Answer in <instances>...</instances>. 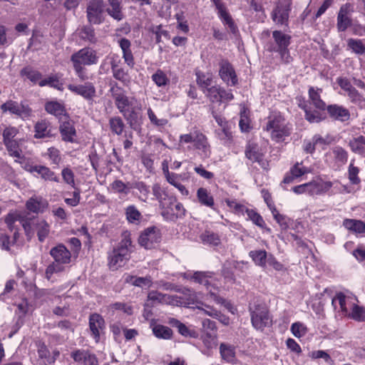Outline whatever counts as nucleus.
<instances>
[{"mask_svg":"<svg viewBox=\"0 0 365 365\" xmlns=\"http://www.w3.org/2000/svg\"><path fill=\"white\" fill-rule=\"evenodd\" d=\"M348 317L358 322L365 321V310L363 307H361L356 304V302L354 303V306L350 309Z\"/></svg>","mask_w":365,"mask_h":365,"instance_id":"nucleus-45","label":"nucleus"},{"mask_svg":"<svg viewBox=\"0 0 365 365\" xmlns=\"http://www.w3.org/2000/svg\"><path fill=\"white\" fill-rule=\"evenodd\" d=\"M50 255L53 258L54 262L46 269L45 275L47 279H50L55 273L63 272L65 269L64 265L69 264L71 261L70 251L62 244L51 248Z\"/></svg>","mask_w":365,"mask_h":365,"instance_id":"nucleus-1","label":"nucleus"},{"mask_svg":"<svg viewBox=\"0 0 365 365\" xmlns=\"http://www.w3.org/2000/svg\"><path fill=\"white\" fill-rule=\"evenodd\" d=\"M332 154L335 161L341 165L346 163L348 160V152L341 147L336 146L332 149Z\"/></svg>","mask_w":365,"mask_h":365,"instance_id":"nucleus-46","label":"nucleus"},{"mask_svg":"<svg viewBox=\"0 0 365 365\" xmlns=\"http://www.w3.org/2000/svg\"><path fill=\"white\" fill-rule=\"evenodd\" d=\"M327 113L329 117L341 122L346 121L350 118V113L347 108L342 106L333 104L327 106Z\"/></svg>","mask_w":365,"mask_h":365,"instance_id":"nucleus-21","label":"nucleus"},{"mask_svg":"<svg viewBox=\"0 0 365 365\" xmlns=\"http://www.w3.org/2000/svg\"><path fill=\"white\" fill-rule=\"evenodd\" d=\"M35 173L39 175L44 180L53 181L56 182H59L58 177L53 171L46 166L38 165Z\"/></svg>","mask_w":365,"mask_h":365,"instance_id":"nucleus-38","label":"nucleus"},{"mask_svg":"<svg viewBox=\"0 0 365 365\" xmlns=\"http://www.w3.org/2000/svg\"><path fill=\"white\" fill-rule=\"evenodd\" d=\"M125 282L126 283H129L133 286L143 287H150L152 284V279L150 276H146L145 277L133 276L130 274L125 275Z\"/></svg>","mask_w":365,"mask_h":365,"instance_id":"nucleus-32","label":"nucleus"},{"mask_svg":"<svg viewBox=\"0 0 365 365\" xmlns=\"http://www.w3.org/2000/svg\"><path fill=\"white\" fill-rule=\"evenodd\" d=\"M160 230L155 227H150L140 234L138 242L145 249H151L160 242Z\"/></svg>","mask_w":365,"mask_h":365,"instance_id":"nucleus-13","label":"nucleus"},{"mask_svg":"<svg viewBox=\"0 0 365 365\" xmlns=\"http://www.w3.org/2000/svg\"><path fill=\"white\" fill-rule=\"evenodd\" d=\"M61 177L63 181L66 184L68 185L71 187H76L75 175L73 170L69 167H66L62 169Z\"/></svg>","mask_w":365,"mask_h":365,"instance_id":"nucleus-52","label":"nucleus"},{"mask_svg":"<svg viewBox=\"0 0 365 365\" xmlns=\"http://www.w3.org/2000/svg\"><path fill=\"white\" fill-rule=\"evenodd\" d=\"M292 190L296 194L308 193L311 195H315L314 182L312 181L307 183L302 184L292 187Z\"/></svg>","mask_w":365,"mask_h":365,"instance_id":"nucleus-50","label":"nucleus"},{"mask_svg":"<svg viewBox=\"0 0 365 365\" xmlns=\"http://www.w3.org/2000/svg\"><path fill=\"white\" fill-rule=\"evenodd\" d=\"M34 225L36 230L38 240L43 242L49 233L50 226L48 223L44 220H36L34 222Z\"/></svg>","mask_w":365,"mask_h":365,"instance_id":"nucleus-35","label":"nucleus"},{"mask_svg":"<svg viewBox=\"0 0 365 365\" xmlns=\"http://www.w3.org/2000/svg\"><path fill=\"white\" fill-rule=\"evenodd\" d=\"M184 277L193 280L195 282L204 285L210 292V296L217 304H223L224 299L217 295L211 287L215 289L218 283L216 281L213 273L210 272H195L192 275L185 273Z\"/></svg>","mask_w":365,"mask_h":365,"instance_id":"nucleus-6","label":"nucleus"},{"mask_svg":"<svg viewBox=\"0 0 365 365\" xmlns=\"http://www.w3.org/2000/svg\"><path fill=\"white\" fill-rule=\"evenodd\" d=\"M109 125L110 130L113 133L118 135H120L123 133L125 124L120 117L111 118L109 120Z\"/></svg>","mask_w":365,"mask_h":365,"instance_id":"nucleus-51","label":"nucleus"},{"mask_svg":"<svg viewBox=\"0 0 365 365\" xmlns=\"http://www.w3.org/2000/svg\"><path fill=\"white\" fill-rule=\"evenodd\" d=\"M131 245L130 235L125 234L118 247L113 249L108 257L110 269L116 270L125 264L129 259Z\"/></svg>","mask_w":365,"mask_h":365,"instance_id":"nucleus-2","label":"nucleus"},{"mask_svg":"<svg viewBox=\"0 0 365 365\" xmlns=\"http://www.w3.org/2000/svg\"><path fill=\"white\" fill-rule=\"evenodd\" d=\"M206 96L212 103H220L221 88L220 86H212L207 88Z\"/></svg>","mask_w":365,"mask_h":365,"instance_id":"nucleus-59","label":"nucleus"},{"mask_svg":"<svg viewBox=\"0 0 365 365\" xmlns=\"http://www.w3.org/2000/svg\"><path fill=\"white\" fill-rule=\"evenodd\" d=\"M98 57L96 52L90 48H83L71 57L73 64L80 65L81 66L96 64L98 62Z\"/></svg>","mask_w":365,"mask_h":365,"instance_id":"nucleus-10","label":"nucleus"},{"mask_svg":"<svg viewBox=\"0 0 365 365\" xmlns=\"http://www.w3.org/2000/svg\"><path fill=\"white\" fill-rule=\"evenodd\" d=\"M4 143L11 156L18 159L21 158V150L19 148L18 140L9 141Z\"/></svg>","mask_w":365,"mask_h":365,"instance_id":"nucleus-53","label":"nucleus"},{"mask_svg":"<svg viewBox=\"0 0 365 365\" xmlns=\"http://www.w3.org/2000/svg\"><path fill=\"white\" fill-rule=\"evenodd\" d=\"M252 324L257 330H263L264 327L272 324V319L268 309L262 304L250 307Z\"/></svg>","mask_w":365,"mask_h":365,"instance_id":"nucleus-7","label":"nucleus"},{"mask_svg":"<svg viewBox=\"0 0 365 365\" xmlns=\"http://www.w3.org/2000/svg\"><path fill=\"white\" fill-rule=\"evenodd\" d=\"M51 131L48 129V123L44 120L38 122L35 125L36 138H43L51 136Z\"/></svg>","mask_w":365,"mask_h":365,"instance_id":"nucleus-43","label":"nucleus"},{"mask_svg":"<svg viewBox=\"0 0 365 365\" xmlns=\"http://www.w3.org/2000/svg\"><path fill=\"white\" fill-rule=\"evenodd\" d=\"M46 110L56 117L64 115L66 114V110L64 106L58 102L50 101L45 105Z\"/></svg>","mask_w":365,"mask_h":365,"instance_id":"nucleus-40","label":"nucleus"},{"mask_svg":"<svg viewBox=\"0 0 365 365\" xmlns=\"http://www.w3.org/2000/svg\"><path fill=\"white\" fill-rule=\"evenodd\" d=\"M130 187L138 190V198L140 200L147 202L150 194V189L148 185H146L143 182H136L133 183L130 185Z\"/></svg>","mask_w":365,"mask_h":365,"instance_id":"nucleus-44","label":"nucleus"},{"mask_svg":"<svg viewBox=\"0 0 365 365\" xmlns=\"http://www.w3.org/2000/svg\"><path fill=\"white\" fill-rule=\"evenodd\" d=\"M169 209L172 212V215L175 217H181L185 215V209L182 205L180 202L174 203L173 201H170V207Z\"/></svg>","mask_w":365,"mask_h":365,"instance_id":"nucleus-64","label":"nucleus"},{"mask_svg":"<svg viewBox=\"0 0 365 365\" xmlns=\"http://www.w3.org/2000/svg\"><path fill=\"white\" fill-rule=\"evenodd\" d=\"M62 140L68 143L76 142V130L72 121L62 123L59 128Z\"/></svg>","mask_w":365,"mask_h":365,"instance_id":"nucleus-22","label":"nucleus"},{"mask_svg":"<svg viewBox=\"0 0 365 365\" xmlns=\"http://www.w3.org/2000/svg\"><path fill=\"white\" fill-rule=\"evenodd\" d=\"M217 14H218L219 18L221 19L222 23L229 27V29L232 33L235 34L237 31V26H235L231 16L227 12L226 7L222 9V10L218 11Z\"/></svg>","mask_w":365,"mask_h":365,"instance_id":"nucleus-42","label":"nucleus"},{"mask_svg":"<svg viewBox=\"0 0 365 365\" xmlns=\"http://www.w3.org/2000/svg\"><path fill=\"white\" fill-rule=\"evenodd\" d=\"M346 229L356 234H361L365 232V223L359 220L346 219L343 222Z\"/></svg>","mask_w":365,"mask_h":365,"instance_id":"nucleus-33","label":"nucleus"},{"mask_svg":"<svg viewBox=\"0 0 365 365\" xmlns=\"http://www.w3.org/2000/svg\"><path fill=\"white\" fill-rule=\"evenodd\" d=\"M273 41L267 43L265 47L270 52H277L280 55L283 62L288 63L292 61V57L288 50L290 44L291 36L281 31H274L272 32Z\"/></svg>","mask_w":365,"mask_h":365,"instance_id":"nucleus-3","label":"nucleus"},{"mask_svg":"<svg viewBox=\"0 0 365 365\" xmlns=\"http://www.w3.org/2000/svg\"><path fill=\"white\" fill-rule=\"evenodd\" d=\"M355 302H357L356 297L349 292H337L331 300L334 309L338 310L344 317L349 314Z\"/></svg>","mask_w":365,"mask_h":365,"instance_id":"nucleus-9","label":"nucleus"},{"mask_svg":"<svg viewBox=\"0 0 365 365\" xmlns=\"http://www.w3.org/2000/svg\"><path fill=\"white\" fill-rule=\"evenodd\" d=\"M1 109L4 113L9 112L22 119L29 118L32 113V110L28 105L14 101H8L3 103L1 106Z\"/></svg>","mask_w":365,"mask_h":365,"instance_id":"nucleus-12","label":"nucleus"},{"mask_svg":"<svg viewBox=\"0 0 365 365\" xmlns=\"http://www.w3.org/2000/svg\"><path fill=\"white\" fill-rule=\"evenodd\" d=\"M308 93L309 99L312 105L320 110L326 109V103L321 98V93H322V88L310 87Z\"/></svg>","mask_w":365,"mask_h":365,"instance_id":"nucleus-25","label":"nucleus"},{"mask_svg":"<svg viewBox=\"0 0 365 365\" xmlns=\"http://www.w3.org/2000/svg\"><path fill=\"white\" fill-rule=\"evenodd\" d=\"M152 331L155 337L165 340L170 339L173 334L170 327L159 324H153Z\"/></svg>","mask_w":365,"mask_h":365,"instance_id":"nucleus-34","label":"nucleus"},{"mask_svg":"<svg viewBox=\"0 0 365 365\" xmlns=\"http://www.w3.org/2000/svg\"><path fill=\"white\" fill-rule=\"evenodd\" d=\"M350 4H343L338 12L336 27L339 31H346L351 24Z\"/></svg>","mask_w":365,"mask_h":365,"instance_id":"nucleus-18","label":"nucleus"},{"mask_svg":"<svg viewBox=\"0 0 365 365\" xmlns=\"http://www.w3.org/2000/svg\"><path fill=\"white\" fill-rule=\"evenodd\" d=\"M314 182L315 195H321L327 192L332 187L333 183L330 181H323L322 180Z\"/></svg>","mask_w":365,"mask_h":365,"instance_id":"nucleus-61","label":"nucleus"},{"mask_svg":"<svg viewBox=\"0 0 365 365\" xmlns=\"http://www.w3.org/2000/svg\"><path fill=\"white\" fill-rule=\"evenodd\" d=\"M245 213L247 214V219L252 220L254 224L262 228L265 227L263 218L255 210L247 209Z\"/></svg>","mask_w":365,"mask_h":365,"instance_id":"nucleus-60","label":"nucleus"},{"mask_svg":"<svg viewBox=\"0 0 365 365\" xmlns=\"http://www.w3.org/2000/svg\"><path fill=\"white\" fill-rule=\"evenodd\" d=\"M180 145L192 143L194 148L199 150V153L204 158L210 155L211 150L207 138L200 130H194L186 134H182L179 138Z\"/></svg>","mask_w":365,"mask_h":365,"instance_id":"nucleus-5","label":"nucleus"},{"mask_svg":"<svg viewBox=\"0 0 365 365\" xmlns=\"http://www.w3.org/2000/svg\"><path fill=\"white\" fill-rule=\"evenodd\" d=\"M110 188L111 191L115 193L127 195L131 187H128V185L124 183L122 180H115L110 185Z\"/></svg>","mask_w":365,"mask_h":365,"instance_id":"nucleus-49","label":"nucleus"},{"mask_svg":"<svg viewBox=\"0 0 365 365\" xmlns=\"http://www.w3.org/2000/svg\"><path fill=\"white\" fill-rule=\"evenodd\" d=\"M219 75L227 84L235 86L237 82V76L232 65L226 60L220 62Z\"/></svg>","mask_w":365,"mask_h":365,"instance_id":"nucleus-19","label":"nucleus"},{"mask_svg":"<svg viewBox=\"0 0 365 365\" xmlns=\"http://www.w3.org/2000/svg\"><path fill=\"white\" fill-rule=\"evenodd\" d=\"M289 9L287 6H277L272 13L273 21L279 25H287Z\"/></svg>","mask_w":365,"mask_h":365,"instance_id":"nucleus-31","label":"nucleus"},{"mask_svg":"<svg viewBox=\"0 0 365 365\" xmlns=\"http://www.w3.org/2000/svg\"><path fill=\"white\" fill-rule=\"evenodd\" d=\"M197 83L201 87L202 89L209 88L210 86L212 83V76L209 74H205L203 73L197 72Z\"/></svg>","mask_w":365,"mask_h":365,"instance_id":"nucleus-58","label":"nucleus"},{"mask_svg":"<svg viewBox=\"0 0 365 365\" xmlns=\"http://www.w3.org/2000/svg\"><path fill=\"white\" fill-rule=\"evenodd\" d=\"M68 88L72 93L82 96L87 101H93L96 95V88L91 82H86L84 84L80 85L69 84L68 85Z\"/></svg>","mask_w":365,"mask_h":365,"instance_id":"nucleus-17","label":"nucleus"},{"mask_svg":"<svg viewBox=\"0 0 365 365\" xmlns=\"http://www.w3.org/2000/svg\"><path fill=\"white\" fill-rule=\"evenodd\" d=\"M336 81L351 103L361 108L365 106V98L356 89L348 78L339 76Z\"/></svg>","mask_w":365,"mask_h":365,"instance_id":"nucleus-8","label":"nucleus"},{"mask_svg":"<svg viewBox=\"0 0 365 365\" xmlns=\"http://www.w3.org/2000/svg\"><path fill=\"white\" fill-rule=\"evenodd\" d=\"M153 195L158 201L160 207L164 209L167 205V200L174 201V198L168 195L165 188L162 187L160 184L155 183L152 187Z\"/></svg>","mask_w":365,"mask_h":365,"instance_id":"nucleus-24","label":"nucleus"},{"mask_svg":"<svg viewBox=\"0 0 365 365\" xmlns=\"http://www.w3.org/2000/svg\"><path fill=\"white\" fill-rule=\"evenodd\" d=\"M353 162L354 160L351 162L348 168V178L351 184L358 185L361 182V180L358 176L359 169V168L354 165Z\"/></svg>","mask_w":365,"mask_h":365,"instance_id":"nucleus-57","label":"nucleus"},{"mask_svg":"<svg viewBox=\"0 0 365 365\" xmlns=\"http://www.w3.org/2000/svg\"><path fill=\"white\" fill-rule=\"evenodd\" d=\"M110 91L120 113L126 117L127 113L129 111V108L132 105L131 101L129 100L128 97L125 95L123 90L116 85L113 86Z\"/></svg>","mask_w":365,"mask_h":365,"instance_id":"nucleus-14","label":"nucleus"},{"mask_svg":"<svg viewBox=\"0 0 365 365\" xmlns=\"http://www.w3.org/2000/svg\"><path fill=\"white\" fill-rule=\"evenodd\" d=\"M215 134L224 145L230 146L232 144L233 135L231 125L215 129Z\"/></svg>","mask_w":365,"mask_h":365,"instance_id":"nucleus-26","label":"nucleus"},{"mask_svg":"<svg viewBox=\"0 0 365 365\" xmlns=\"http://www.w3.org/2000/svg\"><path fill=\"white\" fill-rule=\"evenodd\" d=\"M19 130L16 127L8 126L3 131L4 143L16 140L14 137L18 134Z\"/></svg>","mask_w":365,"mask_h":365,"instance_id":"nucleus-63","label":"nucleus"},{"mask_svg":"<svg viewBox=\"0 0 365 365\" xmlns=\"http://www.w3.org/2000/svg\"><path fill=\"white\" fill-rule=\"evenodd\" d=\"M71 357L76 362L84 365H98V361L96 355L87 350L78 349L71 353Z\"/></svg>","mask_w":365,"mask_h":365,"instance_id":"nucleus-20","label":"nucleus"},{"mask_svg":"<svg viewBox=\"0 0 365 365\" xmlns=\"http://www.w3.org/2000/svg\"><path fill=\"white\" fill-rule=\"evenodd\" d=\"M348 46L356 53L362 54L365 53V46L361 40L350 38L348 40Z\"/></svg>","mask_w":365,"mask_h":365,"instance_id":"nucleus-62","label":"nucleus"},{"mask_svg":"<svg viewBox=\"0 0 365 365\" xmlns=\"http://www.w3.org/2000/svg\"><path fill=\"white\" fill-rule=\"evenodd\" d=\"M26 208L32 212H42L48 206V202L41 197L30 198L26 202Z\"/></svg>","mask_w":365,"mask_h":365,"instance_id":"nucleus-29","label":"nucleus"},{"mask_svg":"<svg viewBox=\"0 0 365 365\" xmlns=\"http://www.w3.org/2000/svg\"><path fill=\"white\" fill-rule=\"evenodd\" d=\"M290 331L295 337L301 338L306 335L308 329L303 323L298 322L292 324Z\"/></svg>","mask_w":365,"mask_h":365,"instance_id":"nucleus-55","label":"nucleus"},{"mask_svg":"<svg viewBox=\"0 0 365 365\" xmlns=\"http://www.w3.org/2000/svg\"><path fill=\"white\" fill-rule=\"evenodd\" d=\"M104 319L101 315L93 314L90 316L89 327L96 341H98L100 333L104 328Z\"/></svg>","mask_w":365,"mask_h":365,"instance_id":"nucleus-23","label":"nucleus"},{"mask_svg":"<svg viewBox=\"0 0 365 365\" xmlns=\"http://www.w3.org/2000/svg\"><path fill=\"white\" fill-rule=\"evenodd\" d=\"M21 74L28 78L31 82L36 83L41 81V74L40 72L33 70L31 68H25L21 70Z\"/></svg>","mask_w":365,"mask_h":365,"instance_id":"nucleus-56","label":"nucleus"},{"mask_svg":"<svg viewBox=\"0 0 365 365\" xmlns=\"http://www.w3.org/2000/svg\"><path fill=\"white\" fill-rule=\"evenodd\" d=\"M249 255L256 264L261 267L265 266L267 257V254L265 250H252L250 252Z\"/></svg>","mask_w":365,"mask_h":365,"instance_id":"nucleus-47","label":"nucleus"},{"mask_svg":"<svg viewBox=\"0 0 365 365\" xmlns=\"http://www.w3.org/2000/svg\"><path fill=\"white\" fill-rule=\"evenodd\" d=\"M103 1L91 0L87 7V18L90 23L99 24L103 21Z\"/></svg>","mask_w":365,"mask_h":365,"instance_id":"nucleus-16","label":"nucleus"},{"mask_svg":"<svg viewBox=\"0 0 365 365\" xmlns=\"http://www.w3.org/2000/svg\"><path fill=\"white\" fill-rule=\"evenodd\" d=\"M197 197L202 205L209 207L214 206V198L206 188L200 187L197 190Z\"/></svg>","mask_w":365,"mask_h":365,"instance_id":"nucleus-37","label":"nucleus"},{"mask_svg":"<svg viewBox=\"0 0 365 365\" xmlns=\"http://www.w3.org/2000/svg\"><path fill=\"white\" fill-rule=\"evenodd\" d=\"M290 172L292 176L285 177L284 179V183H289L292 181L293 178L301 177L306 173H310L311 170L308 168L302 166V163H297L291 169Z\"/></svg>","mask_w":365,"mask_h":365,"instance_id":"nucleus-39","label":"nucleus"},{"mask_svg":"<svg viewBox=\"0 0 365 365\" xmlns=\"http://www.w3.org/2000/svg\"><path fill=\"white\" fill-rule=\"evenodd\" d=\"M108 6L106 11L113 19L120 21L123 19L124 14L122 11L120 0H108Z\"/></svg>","mask_w":365,"mask_h":365,"instance_id":"nucleus-27","label":"nucleus"},{"mask_svg":"<svg viewBox=\"0 0 365 365\" xmlns=\"http://www.w3.org/2000/svg\"><path fill=\"white\" fill-rule=\"evenodd\" d=\"M265 129L270 133L272 139L279 142L290 134L292 127L280 113H272L268 117Z\"/></svg>","mask_w":365,"mask_h":365,"instance_id":"nucleus-4","label":"nucleus"},{"mask_svg":"<svg viewBox=\"0 0 365 365\" xmlns=\"http://www.w3.org/2000/svg\"><path fill=\"white\" fill-rule=\"evenodd\" d=\"M349 146L353 153L365 158V136L353 138L349 140Z\"/></svg>","mask_w":365,"mask_h":365,"instance_id":"nucleus-30","label":"nucleus"},{"mask_svg":"<svg viewBox=\"0 0 365 365\" xmlns=\"http://www.w3.org/2000/svg\"><path fill=\"white\" fill-rule=\"evenodd\" d=\"M125 214L128 222L135 225L139 224L143 218L141 213L135 205L128 206L125 208Z\"/></svg>","mask_w":365,"mask_h":365,"instance_id":"nucleus-36","label":"nucleus"},{"mask_svg":"<svg viewBox=\"0 0 365 365\" xmlns=\"http://www.w3.org/2000/svg\"><path fill=\"white\" fill-rule=\"evenodd\" d=\"M156 303L178 306L182 302L180 298L177 295H169L157 291H150L148 294L145 304L153 307Z\"/></svg>","mask_w":365,"mask_h":365,"instance_id":"nucleus-11","label":"nucleus"},{"mask_svg":"<svg viewBox=\"0 0 365 365\" xmlns=\"http://www.w3.org/2000/svg\"><path fill=\"white\" fill-rule=\"evenodd\" d=\"M220 351L223 359L227 362L234 363L235 351L233 346L222 343L220 346Z\"/></svg>","mask_w":365,"mask_h":365,"instance_id":"nucleus-41","label":"nucleus"},{"mask_svg":"<svg viewBox=\"0 0 365 365\" xmlns=\"http://www.w3.org/2000/svg\"><path fill=\"white\" fill-rule=\"evenodd\" d=\"M245 156L252 163H257L262 169H268L269 163L264 158V154L257 145L253 143L248 144L245 150Z\"/></svg>","mask_w":365,"mask_h":365,"instance_id":"nucleus-15","label":"nucleus"},{"mask_svg":"<svg viewBox=\"0 0 365 365\" xmlns=\"http://www.w3.org/2000/svg\"><path fill=\"white\" fill-rule=\"evenodd\" d=\"M151 78L158 87L165 86L170 82L166 74L160 69L157 70Z\"/></svg>","mask_w":365,"mask_h":365,"instance_id":"nucleus-54","label":"nucleus"},{"mask_svg":"<svg viewBox=\"0 0 365 365\" xmlns=\"http://www.w3.org/2000/svg\"><path fill=\"white\" fill-rule=\"evenodd\" d=\"M118 44L123 52V58L126 64L130 67L134 66V58L130 50V41L125 38H122L118 40Z\"/></svg>","mask_w":365,"mask_h":365,"instance_id":"nucleus-28","label":"nucleus"},{"mask_svg":"<svg viewBox=\"0 0 365 365\" xmlns=\"http://www.w3.org/2000/svg\"><path fill=\"white\" fill-rule=\"evenodd\" d=\"M200 238L204 244L207 245H217L220 242V239L218 235L210 231H205L202 233Z\"/></svg>","mask_w":365,"mask_h":365,"instance_id":"nucleus-48","label":"nucleus"}]
</instances>
